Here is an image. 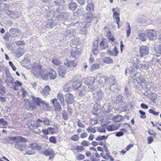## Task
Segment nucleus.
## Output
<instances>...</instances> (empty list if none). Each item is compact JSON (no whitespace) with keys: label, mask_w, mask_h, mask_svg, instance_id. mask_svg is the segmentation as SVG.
Wrapping results in <instances>:
<instances>
[{"label":"nucleus","mask_w":161,"mask_h":161,"mask_svg":"<svg viewBox=\"0 0 161 161\" xmlns=\"http://www.w3.org/2000/svg\"><path fill=\"white\" fill-rule=\"evenodd\" d=\"M77 54V53L76 52L74 51H72L71 53V56L74 58L76 57Z\"/></svg>","instance_id":"4d7b16f0"},{"label":"nucleus","mask_w":161,"mask_h":161,"mask_svg":"<svg viewBox=\"0 0 161 161\" xmlns=\"http://www.w3.org/2000/svg\"><path fill=\"white\" fill-rule=\"evenodd\" d=\"M85 156L81 153L78 154L76 156V159L78 160H83L85 158Z\"/></svg>","instance_id":"72a5a7b5"},{"label":"nucleus","mask_w":161,"mask_h":161,"mask_svg":"<svg viewBox=\"0 0 161 161\" xmlns=\"http://www.w3.org/2000/svg\"><path fill=\"white\" fill-rule=\"evenodd\" d=\"M16 142L15 144L14 147L15 148L19 149L20 150H23L25 146L22 144H20L19 142Z\"/></svg>","instance_id":"393cba45"},{"label":"nucleus","mask_w":161,"mask_h":161,"mask_svg":"<svg viewBox=\"0 0 161 161\" xmlns=\"http://www.w3.org/2000/svg\"><path fill=\"white\" fill-rule=\"evenodd\" d=\"M72 151H74L76 150L78 153H80L85 150V148L82 146L77 145V146H73L71 148Z\"/></svg>","instance_id":"2eb2a0df"},{"label":"nucleus","mask_w":161,"mask_h":161,"mask_svg":"<svg viewBox=\"0 0 161 161\" xmlns=\"http://www.w3.org/2000/svg\"><path fill=\"white\" fill-rule=\"evenodd\" d=\"M39 122H43L44 124L46 125H50V122L49 120L47 118H45L43 121L39 119L36 120V122L34 123V125L37 127H39L41 126V125L40 123H38Z\"/></svg>","instance_id":"9d476101"},{"label":"nucleus","mask_w":161,"mask_h":161,"mask_svg":"<svg viewBox=\"0 0 161 161\" xmlns=\"http://www.w3.org/2000/svg\"><path fill=\"white\" fill-rule=\"evenodd\" d=\"M127 30L126 31V34L127 37H128L131 34V27L129 23H128Z\"/></svg>","instance_id":"a19ab883"},{"label":"nucleus","mask_w":161,"mask_h":161,"mask_svg":"<svg viewBox=\"0 0 161 161\" xmlns=\"http://www.w3.org/2000/svg\"><path fill=\"white\" fill-rule=\"evenodd\" d=\"M138 55H136L133 58V65L134 68L136 69L141 68L142 67V65L140 64L139 62L140 59H138Z\"/></svg>","instance_id":"9b49d317"},{"label":"nucleus","mask_w":161,"mask_h":161,"mask_svg":"<svg viewBox=\"0 0 161 161\" xmlns=\"http://www.w3.org/2000/svg\"><path fill=\"white\" fill-rule=\"evenodd\" d=\"M15 85L13 86L14 89L15 90H17L18 89V86H22V83L18 80H16L14 83Z\"/></svg>","instance_id":"c756f323"},{"label":"nucleus","mask_w":161,"mask_h":161,"mask_svg":"<svg viewBox=\"0 0 161 161\" xmlns=\"http://www.w3.org/2000/svg\"><path fill=\"white\" fill-rule=\"evenodd\" d=\"M126 151H127L126 150V151L124 150H122L120 152H119L120 154L121 155H124L126 153Z\"/></svg>","instance_id":"774afa93"},{"label":"nucleus","mask_w":161,"mask_h":161,"mask_svg":"<svg viewBox=\"0 0 161 161\" xmlns=\"http://www.w3.org/2000/svg\"><path fill=\"white\" fill-rule=\"evenodd\" d=\"M86 130L88 133H95L96 132V129L91 126H89Z\"/></svg>","instance_id":"4c0bfd02"},{"label":"nucleus","mask_w":161,"mask_h":161,"mask_svg":"<svg viewBox=\"0 0 161 161\" xmlns=\"http://www.w3.org/2000/svg\"><path fill=\"white\" fill-rule=\"evenodd\" d=\"M100 68V65L97 63H95L93 64L91 67L90 71H93L97 69Z\"/></svg>","instance_id":"c85d7f7f"},{"label":"nucleus","mask_w":161,"mask_h":161,"mask_svg":"<svg viewBox=\"0 0 161 161\" xmlns=\"http://www.w3.org/2000/svg\"><path fill=\"white\" fill-rule=\"evenodd\" d=\"M57 99L53 98L51 101L53 105V108L56 111L59 112L62 110V108L58 99L63 106L65 105L64 98L63 94L61 93H58L57 95Z\"/></svg>","instance_id":"f03ea898"},{"label":"nucleus","mask_w":161,"mask_h":161,"mask_svg":"<svg viewBox=\"0 0 161 161\" xmlns=\"http://www.w3.org/2000/svg\"><path fill=\"white\" fill-rule=\"evenodd\" d=\"M7 142L10 144H13L15 143L16 142H25L27 141V140L25 138L22 136H10L7 139Z\"/></svg>","instance_id":"7ed1b4c3"},{"label":"nucleus","mask_w":161,"mask_h":161,"mask_svg":"<svg viewBox=\"0 0 161 161\" xmlns=\"http://www.w3.org/2000/svg\"><path fill=\"white\" fill-rule=\"evenodd\" d=\"M92 51L94 54H96L98 53V46L94 47V48L92 49Z\"/></svg>","instance_id":"8fccbe9b"},{"label":"nucleus","mask_w":161,"mask_h":161,"mask_svg":"<svg viewBox=\"0 0 161 161\" xmlns=\"http://www.w3.org/2000/svg\"><path fill=\"white\" fill-rule=\"evenodd\" d=\"M95 81V79L93 77H89L85 80L84 83L87 86H91L93 84Z\"/></svg>","instance_id":"ddd939ff"},{"label":"nucleus","mask_w":161,"mask_h":161,"mask_svg":"<svg viewBox=\"0 0 161 161\" xmlns=\"http://www.w3.org/2000/svg\"><path fill=\"white\" fill-rule=\"evenodd\" d=\"M113 13V17L114 19L116 20V22L118 25H119V23L120 21L119 13H117L115 11V9L113 8L112 9Z\"/></svg>","instance_id":"4468645a"},{"label":"nucleus","mask_w":161,"mask_h":161,"mask_svg":"<svg viewBox=\"0 0 161 161\" xmlns=\"http://www.w3.org/2000/svg\"><path fill=\"white\" fill-rule=\"evenodd\" d=\"M104 147L105 149L101 154V156L104 159L108 160L110 161H114V159L110 155V153L108 151L107 147L106 145H104Z\"/></svg>","instance_id":"20e7f679"},{"label":"nucleus","mask_w":161,"mask_h":161,"mask_svg":"<svg viewBox=\"0 0 161 161\" xmlns=\"http://www.w3.org/2000/svg\"><path fill=\"white\" fill-rule=\"evenodd\" d=\"M141 106L142 108L143 109H147L148 108V106L143 103H142L141 104Z\"/></svg>","instance_id":"bf43d9fd"},{"label":"nucleus","mask_w":161,"mask_h":161,"mask_svg":"<svg viewBox=\"0 0 161 161\" xmlns=\"http://www.w3.org/2000/svg\"><path fill=\"white\" fill-rule=\"evenodd\" d=\"M49 141L51 143L55 144L57 143V139L56 137L52 136L49 137Z\"/></svg>","instance_id":"f704fd0d"},{"label":"nucleus","mask_w":161,"mask_h":161,"mask_svg":"<svg viewBox=\"0 0 161 161\" xmlns=\"http://www.w3.org/2000/svg\"><path fill=\"white\" fill-rule=\"evenodd\" d=\"M65 101L67 105L73 103L74 101V97L71 93H68L65 95Z\"/></svg>","instance_id":"423d86ee"},{"label":"nucleus","mask_w":161,"mask_h":161,"mask_svg":"<svg viewBox=\"0 0 161 161\" xmlns=\"http://www.w3.org/2000/svg\"><path fill=\"white\" fill-rule=\"evenodd\" d=\"M52 63L54 65L58 66L61 64V62L56 58H53L52 60Z\"/></svg>","instance_id":"2f4dec72"},{"label":"nucleus","mask_w":161,"mask_h":161,"mask_svg":"<svg viewBox=\"0 0 161 161\" xmlns=\"http://www.w3.org/2000/svg\"><path fill=\"white\" fill-rule=\"evenodd\" d=\"M147 143L148 144L151 143L153 141V139L152 137L151 136H148L147 138Z\"/></svg>","instance_id":"09e8293b"},{"label":"nucleus","mask_w":161,"mask_h":161,"mask_svg":"<svg viewBox=\"0 0 161 161\" xmlns=\"http://www.w3.org/2000/svg\"><path fill=\"white\" fill-rule=\"evenodd\" d=\"M118 51L116 47H115L112 51L111 54L114 56H117L118 53Z\"/></svg>","instance_id":"c9c22d12"},{"label":"nucleus","mask_w":161,"mask_h":161,"mask_svg":"<svg viewBox=\"0 0 161 161\" xmlns=\"http://www.w3.org/2000/svg\"><path fill=\"white\" fill-rule=\"evenodd\" d=\"M91 159L92 161H100V159L98 158H92V157L91 158Z\"/></svg>","instance_id":"338daca9"},{"label":"nucleus","mask_w":161,"mask_h":161,"mask_svg":"<svg viewBox=\"0 0 161 161\" xmlns=\"http://www.w3.org/2000/svg\"><path fill=\"white\" fill-rule=\"evenodd\" d=\"M42 132L45 135H48L49 134L48 128L42 130Z\"/></svg>","instance_id":"5fc2aeb1"},{"label":"nucleus","mask_w":161,"mask_h":161,"mask_svg":"<svg viewBox=\"0 0 161 161\" xmlns=\"http://www.w3.org/2000/svg\"><path fill=\"white\" fill-rule=\"evenodd\" d=\"M75 84L74 85H75V87L78 88L80 87L81 85H82V82L81 81H76L75 83Z\"/></svg>","instance_id":"de8ad7c7"},{"label":"nucleus","mask_w":161,"mask_h":161,"mask_svg":"<svg viewBox=\"0 0 161 161\" xmlns=\"http://www.w3.org/2000/svg\"><path fill=\"white\" fill-rule=\"evenodd\" d=\"M94 137V135L92 134H91L89 135V136L88 138V139L89 140L92 141L93 140Z\"/></svg>","instance_id":"e2e57ef3"},{"label":"nucleus","mask_w":161,"mask_h":161,"mask_svg":"<svg viewBox=\"0 0 161 161\" xmlns=\"http://www.w3.org/2000/svg\"><path fill=\"white\" fill-rule=\"evenodd\" d=\"M139 52L140 56V58H141L144 56L148 54L149 53V48L146 46L142 45L140 47Z\"/></svg>","instance_id":"39448f33"},{"label":"nucleus","mask_w":161,"mask_h":161,"mask_svg":"<svg viewBox=\"0 0 161 161\" xmlns=\"http://www.w3.org/2000/svg\"><path fill=\"white\" fill-rule=\"evenodd\" d=\"M43 154L46 156H49V159L51 160L54 157L55 153L54 150L53 148H48L45 150Z\"/></svg>","instance_id":"0eeeda50"},{"label":"nucleus","mask_w":161,"mask_h":161,"mask_svg":"<svg viewBox=\"0 0 161 161\" xmlns=\"http://www.w3.org/2000/svg\"><path fill=\"white\" fill-rule=\"evenodd\" d=\"M6 92V90L5 87L2 86H0V94L3 95Z\"/></svg>","instance_id":"37998d69"},{"label":"nucleus","mask_w":161,"mask_h":161,"mask_svg":"<svg viewBox=\"0 0 161 161\" xmlns=\"http://www.w3.org/2000/svg\"><path fill=\"white\" fill-rule=\"evenodd\" d=\"M124 134L121 131L118 132L116 133V136L117 137H120L122 136Z\"/></svg>","instance_id":"052dcab7"},{"label":"nucleus","mask_w":161,"mask_h":161,"mask_svg":"<svg viewBox=\"0 0 161 161\" xmlns=\"http://www.w3.org/2000/svg\"><path fill=\"white\" fill-rule=\"evenodd\" d=\"M33 102L37 106H40L41 103L45 105L46 107L49 106L48 103H46L44 101L42 100L41 98L38 97H34L33 98Z\"/></svg>","instance_id":"1a4fd4ad"},{"label":"nucleus","mask_w":161,"mask_h":161,"mask_svg":"<svg viewBox=\"0 0 161 161\" xmlns=\"http://www.w3.org/2000/svg\"><path fill=\"white\" fill-rule=\"evenodd\" d=\"M9 65L12 68L13 70L14 71L16 70V67L14 65L12 62L11 61H9Z\"/></svg>","instance_id":"3c124183"},{"label":"nucleus","mask_w":161,"mask_h":161,"mask_svg":"<svg viewBox=\"0 0 161 161\" xmlns=\"http://www.w3.org/2000/svg\"><path fill=\"white\" fill-rule=\"evenodd\" d=\"M48 131H50V133L51 134H53L54 132V128L52 127H49L48 128Z\"/></svg>","instance_id":"603ef678"},{"label":"nucleus","mask_w":161,"mask_h":161,"mask_svg":"<svg viewBox=\"0 0 161 161\" xmlns=\"http://www.w3.org/2000/svg\"><path fill=\"white\" fill-rule=\"evenodd\" d=\"M87 136V134L86 132H83L81 133L80 136V137L82 138H84Z\"/></svg>","instance_id":"864d4df0"},{"label":"nucleus","mask_w":161,"mask_h":161,"mask_svg":"<svg viewBox=\"0 0 161 161\" xmlns=\"http://www.w3.org/2000/svg\"><path fill=\"white\" fill-rule=\"evenodd\" d=\"M72 82V81H70L67 83L64 86V90L66 92H69L71 88L70 86L69 85Z\"/></svg>","instance_id":"5701e85b"},{"label":"nucleus","mask_w":161,"mask_h":161,"mask_svg":"<svg viewBox=\"0 0 161 161\" xmlns=\"http://www.w3.org/2000/svg\"><path fill=\"white\" fill-rule=\"evenodd\" d=\"M148 133L150 135L153 136V137L156 136L157 133L155 132L153 130H149L148 131Z\"/></svg>","instance_id":"c03bdc74"},{"label":"nucleus","mask_w":161,"mask_h":161,"mask_svg":"<svg viewBox=\"0 0 161 161\" xmlns=\"http://www.w3.org/2000/svg\"><path fill=\"white\" fill-rule=\"evenodd\" d=\"M77 1L81 5H83L85 3L84 0H77Z\"/></svg>","instance_id":"0e129e2a"},{"label":"nucleus","mask_w":161,"mask_h":161,"mask_svg":"<svg viewBox=\"0 0 161 161\" xmlns=\"http://www.w3.org/2000/svg\"><path fill=\"white\" fill-rule=\"evenodd\" d=\"M154 48L157 53L161 54V44H156L154 47Z\"/></svg>","instance_id":"aec40b11"},{"label":"nucleus","mask_w":161,"mask_h":161,"mask_svg":"<svg viewBox=\"0 0 161 161\" xmlns=\"http://www.w3.org/2000/svg\"><path fill=\"white\" fill-rule=\"evenodd\" d=\"M7 5L6 4L3 3H0V17H1L2 14L1 12L2 11L5 10L7 8Z\"/></svg>","instance_id":"cd10ccee"},{"label":"nucleus","mask_w":161,"mask_h":161,"mask_svg":"<svg viewBox=\"0 0 161 161\" xmlns=\"http://www.w3.org/2000/svg\"><path fill=\"white\" fill-rule=\"evenodd\" d=\"M67 110L69 114L71 115L73 112V109L69 107L67 108Z\"/></svg>","instance_id":"680f3d73"},{"label":"nucleus","mask_w":161,"mask_h":161,"mask_svg":"<svg viewBox=\"0 0 161 161\" xmlns=\"http://www.w3.org/2000/svg\"><path fill=\"white\" fill-rule=\"evenodd\" d=\"M139 38L141 41L143 42L145 41L146 39L145 35L144 33L140 34L139 35Z\"/></svg>","instance_id":"58836bf2"},{"label":"nucleus","mask_w":161,"mask_h":161,"mask_svg":"<svg viewBox=\"0 0 161 161\" xmlns=\"http://www.w3.org/2000/svg\"><path fill=\"white\" fill-rule=\"evenodd\" d=\"M16 44L18 46H20L24 45V43L23 41H19L16 42Z\"/></svg>","instance_id":"13d9d810"},{"label":"nucleus","mask_w":161,"mask_h":161,"mask_svg":"<svg viewBox=\"0 0 161 161\" xmlns=\"http://www.w3.org/2000/svg\"><path fill=\"white\" fill-rule=\"evenodd\" d=\"M108 43L107 40L103 38L99 43V46L102 49H105L108 47Z\"/></svg>","instance_id":"dca6fc26"},{"label":"nucleus","mask_w":161,"mask_h":161,"mask_svg":"<svg viewBox=\"0 0 161 161\" xmlns=\"http://www.w3.org/2000/svg\"><path fill=\"white\" fill-rule=\"evenodd\" d=\"M31 73L36 77H41L44 80H47L49 77L50 79L54 80L57 77V74L55 70L51 68L48 72H47L46 68H42V65L40 62L38 63L35 62L31 71Z\"/></svg>","instance_id":"f257e3e1"},{"label":"nucleus","mask_w":161,"mask_h":161,"mask_svg":"<svg viewBox=\"0 0 161 161\" xmlns=\"http://www.w3.org/2000/svg\"><path fill=\"white\" fill-rule=\"evenodd\" d=\"M79 136L78 135L76 134L73 135L71 137V139L72 140L75 142L79 141Z\"/></svg>","instance_id":"473e14b6"},{"label":"nucleus","mask_w":161,"mask_h":161,"mask_svg":"<svg viewBox=\"0 0 161 161\" xmlns=\"http://www.w3.org/2000/svg\"><path fill=\"white\" fill-rule=\"evenodd\" d=\"M78 125L79 127L81 128H84L85 127L84 125L80 122H78Z\"/></svg>","instance_id":"69168bd1"},{"label":"nucleus","mask_w":161,"mask_h":161,"mask_svg":"<svg viewBox=\"0 0 161 161\" xmlns=\"http://www.w3.org/2000/svg\"><path fill=\"white\" fill-rule=\"evenodd\" d=\"M103 62L108 64H112L113 63V59L109 57H105L103 59Z\"/></svg>","instance_id":"bb28decb"},{"label":"nucleus","mask_w":161,"mask_h":161,"mask_svg":"<svg viewBox=\"0 0 161 161\" xmlns=\"http://www.w3.org/2000/svg\"><path fill=\"white\" fill-rule=\"evenodd\" d=\"M90 142H88L86 140H83V141L81 143V146H82L84 147H87L89 146L90 145Z\"/></svg>","instance_id":"e433bc0d"},{"label":"nucleus","mask_w":161,"mask_h":161,"mask_svg":"<svg viewBox=\"0 0 161 161\" xmlns=\"http://www.w3.org/2000/svg\"><path fill=\"white\" fill-rule=\"evenodd\" d=\"M77 61L75 60H68L66 63H64V65L70 70H72L77 65Z\"/></svg>","instance_id":"6e6552de"},{"label":"nucleus","mask_w":161,"mask_h":161,"mask_svg":"<svg viewBox=\"0 0 161 161\" xmlns=\"http://www.w3.org/2000/svg\"><path fill=\"white\" fill-rule=\"evenodd\" d=\"M133 144H129L126 147V150L127 151H128L131 148L133 147Z\"/></svg>","instance_id":"6e6d98bb"},{"label":"nucleus","mask_w":161,"mask_h":161,"mask_svg":"<svg viewBox=\"0 0 161 161\" xmlns=\"http://www.w3.org/2000/svg\"><path fill=\"white\" fill-rule=\"evenodd\" d=\"M1 124L2 125V127L3 128H6V126L7 125V122L3 119H0V124Z\"/></svg>","instance_id":"7c9ffc66"},{"label":"nucleus","mask_w":161,"mask_h":161,"mask_svg":"<svg viewBox=\"0 0 161 161\" xmlns=\"http://www.w3.org/2000/svg\"><path fill=\"white\" fill-rule=\"evenodd\" d=\"M62 116L63 119L65 120H67L68 119L69 116L68 114H67V112L65 111H63Z\"/></svg>","instance_id":"79ce46f5"},{"label":"nucleus","mask_w":161,"mask_h":161,"mask_svg":"<svg viewBox=\"0 0 161 161\" xmlns=\"http://www.w3.org/2000/svg\"><path fill=\"white\" fill-rule=\"evenodd\" d=\"M66 73V70L64 67L61 66L58 69V73L60 76L62 77L64 76Z\"/></svg>","instance_id":"f3484780"},{"label":"nucleus","mask_w":161,"mask_h":161,"mask_svg":"<svg viewBox=\"0 0 161 161\" xmlns=\"http://www.w3.org/2000/svg\"><path fill=\"white\" fill-rule=\"evenodd\" d=\"M139 112L140 113L141 115L140 117L142 119H144L146 117V113L145 112L142 111L140 110L139 111Z\"/></svg>","instance_id":"49530a36"},{"label":"nucleus","mask_w":161,"mask_h":161,"mask_svg":"<svg viewBox=\"0 0 161 161\" xmlns=\"http://www.w3.org/2000/svg\"><path fill=\"white\" fill-rule=\"evenodd\" d=\"M77 5L76 3L71 2L68 5V7L69 9L74 11L77 8Z\"/></svg>","instance_id":"b1692460"},{"label":"nucleus","mask_w":161,"mask_h":161,"mask_svg":"<svg viewBox=\"0 0 161 161\" xmlns=\"http://www.w3.org/2000/svg\"><path fill=\"white\" fill-rule=\"evenodd\" d=\"M29 147L33 150H39L41 149V147L36 143L31 144Z\"/></svg>","instance_id":"6ab92c4d"},{"label":"nucleus","mask_w":161,"mask_h":161,"mask_svg":"<svg viewBox=\"0 0 161 161\" xmlns=\"http://www.w3.org/2000/svg\"><path fill=\"white\" fill-rule=\"evenodd\" d=\"M107 139V137L105 136H103L97 137L96 138V140L97 141H101L103 140H105Z\"/></svg>","instance_id":"a18cd8bd"},{"label":"nucleus","mask_w":161,"mask_h":161,"mask_svg":"<svg viewBox=\"0 0 161 161\" xmlns=\"http://www.w3.org/2000/svg\"><path fill=\"white\" fill-rule=\"evenodd\" d=\"M9 31L13 36H16L19 33V31L15 28H12Z\"/></svg>","instance_id":"a878e982"},{"label":"nucleus","mask_w":161,"mask_h":161,"mask_svg":"<svg viewBox=\"0 0 161 161\" xmlns=\"http://www.w3.org/2000/svg\"><path fill=\"white\" fill-rule=\"evenodd\" d=\"M86 10L89 12H92L94 10V5L92 1H90L86 6Z\"/></svg>","instance_id":"412c9836"},{"label":"nucleus","mask_w":161,"mask_h":161,"mask_svg":"<svg viewBox=\"0 0 161 161\" xmlns=\"http://www.w3.org/2000/svg\"><path fill=\"white\" fill-rule=\"evenodd\" d=\"M108 40L111 42H114L115 39L113 36L111 34L110 32H109L108 34Z\"/></svg>","instance_id":"ea45409f"},{"label":"nucleus","mask_w":161,"mask_h":161,"mask_svg":"<svg viewBox=\"0 0 161 161\" xmlns=\"http://www.w3.org/2000/svg\"><path fill=\"white\" fill-rule=\"evenodd\" d=\"M113 120L116 122H119L123 121L124 119L123 116L120 115H117L113 118Z\"/></svg>","instance_id":"4be33fe9"},{"label":"nucleus","mask_w":161,"mask_h":161,"mask_svg":"<svg viewBox=\"0 0 161 161\" xmlns=\"http://www.w3.org/2000/svg\"><path fill=\"white\" fill-rule=\"evenodd\" d=\"M51 91V89L48 86H46L42 90V93L44 96H47L49 94V92Z\"/></svg>","instance_id":"a211bd4d"},{"label":"nucleus","mask_w":161,"mask_h":161,"mask_svg":"<svg viewBox=\"0 0 161 161\" xmlns=\"http://www.w3.org/2000/svg\"><path fill=\"white\" fill-rule=\"evenodd\" d=\"M121 124H111L107 126L106 128L107 130L110 131L115 130L118 129L120 126Z\"/></svg>","instance_id":"f8f14e48"}]
</instances>
